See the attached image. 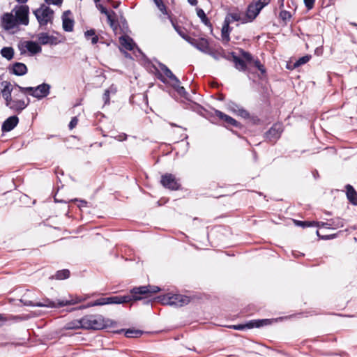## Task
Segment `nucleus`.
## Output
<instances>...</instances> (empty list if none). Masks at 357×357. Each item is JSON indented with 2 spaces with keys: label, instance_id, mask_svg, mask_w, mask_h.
I'll use <instances>...</instances> for the list:
<instances>
[{
  "label": "nucleus",
  "instance_id": "26",
  "mask_svg": "<svg viewBox=\"0 0 357 357\" xmlns=\"http://www.w3.org/2000/svg\"><path fill=\"white\" fill-rule=\"evenodd\" d=\"M249 321H250V328L252 329L254 328H259L263 327L264 326L270 325L274 321V319H252V320H250Z\"/></svg>",
  "mask_w": 357,
  "mask_h": 357
},
{
  "label": "nucleus",
  "instance_id": "27",
  "mask_svg": "<svg viewBox=\"0 0 357 357\" xmlns=\"http://www.w3.org/2000/svg\"><path fill=\"white\" fill-rule=\"evenodd\" d=\"M196 11H197V15L198 17L200 19L201 22L204 25L208 26L210 29L211 32L212 33L213 32V25H212L211 22H210V20L206 15L204 10L202 8H197Z\"/></svg>",
  "mask_w": 357,
  "mask_h": 357
},
{
  "label": "nucleus",
  "instance_id": "50",
  "mask_svg": "<svg viewBox=\"0 0 357 357\" xmlns=\"http://www.w3.org/2000/svg\"><path fill=\"white\" fill-rule=\"evenodd\" d=\"M279 16L284 22H285L287 20H289L291 17V14L287 10H282Z\"/></svg>",
  "mask_w": 357,
  "mask_h": 357
},
{
  "label": "nucleus",
  "instance_id": "63",
  "mask_svg": "<svg viewBox=\"0 0 357 357\" xmlns=\"http://www.w3.org/2000/svg\"><path fill=\"white\" fill-rule=\"evenodd\" d=\"M116 139L121 142V141H124V140H126L127 139V135L126 134H123V135H118L116 137H114Z\"/></svg>",
  "mask_w": 357,
  "mask_h": 357
},
{
  "label": "nucleus",
  "instance_id": "54",
  "mask_svg": "<svg viewBox=\"0 0 357 357\" xmlns=\"http://www.w3.org/2000/svg\"><path fill=\"white\" fill-rule=\"evenodd\" d=\"M315 223H316L315 225H313V227H324V228L329 229V225H328V220H327V222L315 221Z\"/></svg>",
  "mask_w": 357,
  "mask_h": 357
},
{
  "label": "nucleus",
  "instance_id": "19",
  "mask_svg": "<svg viewBox=\"0 0 357 357\" xmlns=\"http://www.w3.org/2000/svg\"><path fill=\"white\" fill-rule=\"evenodd\" d=\"M24 43L25 47L31 56L36 55L42 52V47L39 42L38 43L33 40H26L24 41Z\"/></svg>",
  "mask_w": 357,
  "mask_h": 357
},
{
  "label": "nucleus",
  "instance_id": "37",
  "mask_svg": "<svg viewBox=\"0 0 357 357\" xmlns=\"http://www.w3.org/2000/svg\"><path fill=\"white\" fill-rule=\"evenodd\" d=\"M158 302L161 303L163 305H172L171 301V294L159 295L154 298Z\"/></svg>",
  "mask_w": 357,
  "mask_h": 357
},
{
  "label": "nucleus",
  "instance_id": "12",
  "mask_svg": "<svg viewBox=\"0 0 357 357\" xmlns=\"http://www.w3.org/2000/svg\"><path fill=\"white\" fill-rule=\"evenodd\" d=\"M1 25L6 31L11 30L17 26L18 23L13 13H6L1 16Z\"/></svg>",
  "mask_w": 357,
  "mask_h": 357
},
{
  "label": "nucleus",
  "instance_id": "28",
  "mask_svg": "<svg viewBox=\"0 0 357 357\" xmlns=\"http://www.w3.org/2000/svg\"><path fill=\"white\" fill-rule=\"evenodd\" d=\"M180 84L181 82L178 79V82L173 83L172 86L174 89V90L181 97L186 99L187 100H190V94L186 91L185 89L183 86H180Z\"/></svg>",
  "mask_w": 357,
  "mask_h": 357
},
{
  "label": "nucleus",
  "instance_id": "18",
  "mask_svg": "<svg viewBox=\"0 0 357 357\" xmlns=\"http://www.w3.org/2000/svg\"><path fill=\"white\" fill-rule=\"evenodd\" d=\"M171 301L172 306L181 307L188 304L190 298L185 295L171 294Z\"/></svg>",
  "mask_w": 357,
  "mask_h": 357
},
{
  "label": "nucleus",
  "instance_id": "32",
  "mask_svg": "<svg viewBox=\"0 0 357 357\" xmlns=\"http://www.w3.org/2000/svg\"><path fill=\"white\" fill-rule=\"evenodd\" d=\"M311 55L310 54H306L305 56H303L300 58H298L293 64V67L291 68L289 66V65L287 64V68L288 69H290V68H298V67H300L302 65H304L305 63H307L311 59Z\"/></svg>",
  "mask_w": 357,
  "mask_h": 357
},
{
  "label": "nucleus",
  "instance_id": "59",
  "mask_svg": "<svg viewBox=\"0 0 357 357\" xmlns=\"http://www.w3.org/2000/svg\"><path fill=\"white\" fill-rule=\"evenodd\" d=\"M106 91H109V94L114 95L117 92V87L115 84H112Z\"/></svg>",
  "mask_w": 357,
  "mask_h": 357
},
{
  "label": "nucleus",
  "instance_id": "17",
  "mask_svg": "<svg viewBox=\"0 0 357 357\" xmlns=\"http://www.w3.org/2000/svg\"><path fill=\"white\" fill-rule=\"evenodd\" d=\"M72 13L70 10H67L62 15V26L63 29L66 32H71L73 30L75 21L73 18L68 17Z\"/></svg>",
  "mask_w": 357,
  "mask_h": 357
},
{
  "label": "nucleus",
  "instance_id": "46",
  "mask_svg": "<svg viewBox=\"0 0 357 357\" xmlns=\"http://www.w3.org/2000/svg\"><path fill=\"white\" fill-rule=\"evenodd\" d=\"M252 63H253L254 66L257 68L262 75H265L266 73V70L264 66L261 63L259 59H255L252 61Z\"/></svg>",
  "mask_w": 357,
  "mask_h": 357
},
{
  "label": "nucleus",
  "instance_id": "31",
  "mask_svg": "<svg viewBox=\"0 0 357 357\" xmlns=\"http://www.w3.org/2000/svg\"><path fill=\"white\" fill-rule=\"evenodd\" d=\"M65 328L67 330L84 329L82 317L80 319L74 320L67 323Z\"/></svg>",
  "mask_w": 357,
  "mask_h": 357
},
{
  "label": "nucleus",
  "instance_id": "49",
  "mask_svg": "<svg viewBox=\"0 0 357 357\" xmlns=\"http://www.w3.org/2000/svg\"><path fill=\"white\" fill-rule=\"evenodd\" d=\"M227 108L229 110L231 111L232 112L234 113H236L238 108H240L239 105L236 103L235 102L232 101V100H229L228 102H227Z\"/></svg>",
  "mask_w": 357,
  "mask_h": 357
},
{
  "label": "nucleus",
  "instance_id": "24",
  "mask_svg": "<svg viewBox=\"0 0 357 357\" xmlns=\"http://www.w3.org/2000/svg\"><path fill=\"white\" fill-rule=\"evenodd\" d=\"M114 333L117 334H121L123 333L126 337L131 338L140 337L144 333V331L142 330L135 328H122L114 331Z\"/></svg>",
  "mask_w": 357,
  "mask_h": 357
},
{
  "label": "nucleus",
  "instance_id": "64",
  "mask_svg": "<svg viewBox=\"0 0 357 357\" xmlns=\"http://www.w3.org/2000/svg\"><path fill=\"white\" fill-rule=\"evenodd\" d=\"M160 10L165 15H167V10L166 6L163 3V6L158 7Z\"/></svg>",
  "mask_w": 357,
  "mask_h": 357
},
{
  "label": "nucleus",
  "instance_id": "44",
  "mask_svg": "<svg viewBox=\"0 0 357 357\" xmlns=\"http://www.w3.org/2000/svg\"><path fill=\"white\" fill-rule=\"evenodd\" d=\"M20 92L28 93L30 96L36 98V86H27L24 88H20Z\"/></svg>",
  "mask_w": 357,
  "mask_h": 357
},
{
  "label": "nucleus",
  "instance_id": "41",
  "mask_svg": "<svg viewBox=\"0 0 357 357\" xmlns=\"http://www.w3.org/2000/svg\"><path fill=\"white\" fill-rule=\"evenodd\" d=\"M116 15H107V22L109 24V26L113 29L114 32L116 31L118 29V27H119V23L118 21L114 18Z\"/></svg>",
  "mask_w": 357,
  "mask_h": 357
},
{
  "label": "nucleus",
  "instance_id": "53",
  "mask_svg": "<svg viewBox=\"0 0 357 357\" xmlns=\"http://www.w3.org/2000/svg\"><path fill=\"white\" fill-rule=\"evenodd\" d=\"M305 8L307 10L313 8L315 0H303Z\"/></svg>",
  "mask_w": 357,
  "mask_h": 357
},
{
  "label": "nucleus",
  "instance_id": "10",
  "mask_svg": "<svg viewBox=\"0 0 357 357\" xmlns=\"http://www.w3.org/2000/svg\"><path fill=\"white\" fill-rule=\"evenodd\" d=\"M283 130L280 124H273L268 130L264 133V137L271 143H275L280 137Z\"/></svg>",
  "mask_w": 357,
  "mask_h": 357
},
{
  "label": "nucleus",
  "instance_id": "55",
  "mask_svg": "<svg viewBox=\"0 0 357 357\" xmlns=\"http://www.w3.org/2000/svg\"><path fill=\"white\" fill-rule=\"evenodd\" d=\"M102 100L104 101V105H109L110 103V94H109V91H105Z\"/></svg>",
  "mask_w": 357,
  "mask_h": 357
},
{
  "label": "nucleus",
  "instance_id": "45",
  "mask_svg": "<svg viewBox=\"0 0 357 357\" xmlns=\"http://www.w3.org/2000/svg\"><path fill=\"white\" fill-rule=\"evenodd\" d=\"M208 55H210L212 56L215 60L219 61L221 59L222 56V52L220 50H213L211 48L207 53Z\"/></svg>",
  "mask_w": 357,
  "mask_h": 357
},
{
  "label": "nucleus",
  "instance_id": "6",
  "mask_svg": "<svg viewBox=\"0 0 357 357\" xmlns=\"http://www.w3.org/2000/svg\"><path fill=\"white\" fill-rule=\"evenodd\" d=\"M214 113L215 116L222 121V126L227 129L231 130L233 133L237 135V132L232 130L233 128L238 130H243L245 128V126L241 123L224 112L218 109H214Z\"/></svg>",
  "mask_w": 357,
  "mask_h": 357
},
{
  "label": "nucleus",
  "instance_id": "38",
  "mask_svg": "<svg viewBox=\"0 0 357 357\" xmlns=\"http://www.w3.org/2000/svg\"><path fill=\"white\" fill-rule=\"evenodd\" d=\"M294 223L296 226L302 227V228H307V227H312L313 225H315V221L314 220H294Z\"/></svg>",
  "mask_w": 357,
  "mask_h": 357
},
{
  "label": "nucleus",
  "instance_id": "5",
  "mask_svg": "<svg viewBox=\"0 0 357 357\" xmlns=\"http://www.w3.org/2000/svg\"><path fill=\"white\" fill-rule=\"evenodd\" d=\"M33 13L41 28L52 22L54 12L50 7L42 3L38 8L33 11Z\"/></svg>",
  "mask_w": 357,
  "mask_h": 357
},
{
  "label": "nucleus",
  "instance_id": "25",
  "mask_svg": "<svg viewBox=\"0 0 357 357\" xmlns=\"http://www.w3.org/2000/svg\"><path fill=\"white\" fill-rule=\"evenodd\" d=\"M119 41L121 45L129 51H132L134 47L136 46L133 39L128 36L127 34H123L119 37Z\"/></svg>",
  "mask_w": 357,
  "mask_h": 357
},
{
  "label": "nucleus",
  "instance_id": "42",
  "mask_svg": "<svg viewBox=\"0 0 357 357\" xmlns=\"http://www.w3.org/2000/svg\"><path fill=\"white\" fill-rule=\"evenodd\" d=\"M229 328L237 330V331H244L245 329H251L250 321H247L245 324H239L236 325H231L229 326Z\"/></svg>",
  "mask_w": 357,
  "mask_h": 357
},
{
  "label": "nucleus",
  "instance_id": "2",
  "mask_svg": "<svg viewBox=\"0 0 357 357\" xmlns=\"http://www.w3.org/2000/svg\"><path fill=\"white\" fill-rule=\"evenodd\" d=\"M85 300L86 298L82 296H73L70 294L68 299L57 300V301H53L50 298H45L43 299V302H33L22 298L20 300V302L22 303L24 306L60 308L64 306L75 305Z\"/></svg>",
  "mask_w": 357,
  "mask_h": 357
},
{
  "label": "nucleus",
  "instance_id": "62",
  "mask_svg": "<svg viewBox=\"0 0 357 357\" xmlns=\"http://www.w3.org/2000/svg\"><path fill=\"white\" fill-rule=\"evenodd\" d=\"M337 236V234H330V235H324L321 236V239L322 240H331L336 238Z\"/></svg>",
  "mask_w": 357,
  "mask_h": 357
},
{
  "label": "nucleus",
  "instance_id": "7",
  "mask_svg": "<svg viewBox=\"0 0 357 357\" xmlns=\"http://www.w3.org/2000/svg\"><path fill=\"white\" fill-rule=\"evenodd\" d=\"M160 69L164 73L163 75L158 68L153 65V68L155 70V75L162 83L167 84L168 81L167 78H169L171 81L174 82H178V78L172 72V70L164 63L157 61Z\"/></svg>",
  "mask_w": 357,
  "mask_h": 357
},
{
  "label": "nucleus",
  "instance_id": "35",
  "mask_svg": "<svg viewBox=\"0 0 357 357\" xmlns=\"http://www.w3.org/2000/svg\"><path fill=\"white\" fill-rule=\"evenodd\" d=\"M0 53L3 58L10 61L14 56L15 52L12 47H3L1 50Z\"/></svg>",
  "mask_w": 357,
  "mask_h": 357
},
{
  "label": "nucleus",
  "instance_id": "20",
  "mask_svg": "<svg viewBox=\"0 0 357 357\" xmlns=\"http://www.w3.org/2000/svg\"><path fill=\"white\" fill-rule=\"evenodd\" d=\"M51 86L45 82H43L36 86V98L41 100L47 97L50 93Z\"/></svg>",
  "mask_w": 357,
  "mask_h": 357
},
{
  "label": "nucleus",
  "instance_id": "58",
  "mask_svg": "<svg viewBox=\"0 0 357 357\" xmlns=\"http://www.w3.org/2000/svg\"><path fill=\"white\" fill-rule=\"evenodd\" d=\"M3 98L6 102V105L10 109V107L13 105L15 98H12V95L9 96L8 97H4Z\"/></svg>",
  "mask_w": 357,
  "mask_h": 357
},
{
  "label": "nucleus",
  "instance_id": "29",
  "mask_svg": "<svg viewBox=\"0 0 357 357\" xmlns=\"http://www.w3.org/2000/svg\"><path fill=\"white\" fill-rule=\"evenodd\" d=\"M171 22L172 24V26L175 31L177 32V33L185 41L188 42L189 40H190L191 36H188L186 33V30L184 27H182L177 24L176 23H174L172 20H171Z\"/></svg>",
  "mask_w": 357,
  "mask_h": 357
},
{
  "label": "nucleus",
  "instance_id": "23",
  "mask_svg": "<svg viewBox=\"0 0 357 357\" xmlns=\"http://www.w3.org/2000/svg\"><path fill=\"white\" fill-rule=\"evenodd\" d=\"M346 196L349 203L354 206H357V192L355 188L350 184L345 185Z\"/></svg>",
  "mask_w": 357,
  "mask_h": 357
},
{
  "label": "nucleus",
  "instance_id": "57",
  "mask_svg": "<svg viewBox=\"0 0 357 357\" xmlns=\"http://www.w3.org/2000/svg\"><path fill=\"white\" fill-rule=\"evenodd\" d=\"M47 5L61 6L63 0H44Z\"/></svg>",
  "mask_w": 357,
  "mask_h": 357
},
{
  "label": "nucleus",
  "instance_id": "43",
  "mask_svg": "<svg viewBox=\"0 0 357 357\" xmlns=\"http://www.w3.org/2000/svg\"><path fill=\"white\" fill-rule=\"evenodd\" d=\"M225 20H229L230 21V24L234 22H238L243 20L240 16V14L238 13H229L226 15Z\"/></svg>",
  "mask_w": 357,
  "mask_h": 357
},
{
  "label": "nucleus",
  "instance_id": "1",
  "mask_svg": "<svg viewBox=\"0 0 357 357\" xmlns=\"http://www.w3.org/2000/svg\"><path fill=\"white\" fill-rule=\"evenodd\" d=\"M160 291V288L154 285H144L135 287L131 289L128 294L125 295H116L109 297H101L93 301L89 302L86 305H82L76 307L68 310V312H72L77 310H83L93 306H100L105 305L123 304L131 302H135L142 300L144 305L151 304V299L149 298L153 294Z\"/></svg>",
  "mask_w": 357,
  "mask_h": 357
},
{
  "label": "nucleus",
  "instance_id": "14",
  "mask_svg": "<svg viewBox=\"0 0 357 357\" xmlns=\"http://www.w3.org/2000/svg\"><path fill=\"white\" fill-rule=\"evenodd\" d=\"M8 70L10 74L16 76H23L28 72L26 66L21 62H15L13 64H10Z\"/></svg>",
  "mask_w": 357,
  "mask_h": 357
},
{
  "label": "nucleus",
  "instance_id": "8",
  "mask_svg": "<svg viewBox=\"0 0 357 357\" xmlns=\"http://www.w3.org/2000/svg\"><path fill=\"white\" fill-rule=\"evenodd\" d=\"M160 183L164 188L170 190H178L181 189V184L179 182V179L176 178L174 174L170 173H166L161 176Z\"/></svg>",
  "mask_w": 357,
  "mask_h": 357
},
{
  "label": "nucleus",
  "instance_id": "33",
  "mask_svg": "<svg viewBox=\"0 0 357 357\" xmlns=\"http://www.w3.org/2000/svg\"><path fill=\"white\" fill-rule=\"evenodd\" d=\"M329 229H335L344 227V220L340 218H335L328 220Z\"/></svg>",
  "mask_w": 357,
  "mask_h": 357
},
{
  "label": "nucleus",
  "instance_id": "15",
  "mask_svg": "<svg viewBox=\"0 0 357 357\" xmlns=\"http://www.w3.org/2000/svg\"><path fill=\"white\" fill-rule=\"evenodd\" d=\"M19 118L17 115H13L7 118L1 125V132H8L13 130L18 124Z\"/></svg>",
  "mask_w": 357,
  "mask_h": 357
},
{
  "label": "nucleus",
  "instance_id": "56",
  "mask_svg": "<svg viewBox=\"0 0 357 357\" xmlns=\"http://www.w3.org/2000/svg\"><path fill=\"white\" fill-rule=\"evenodd\" d=\"M78 123V119L77 116H74L71 119L69 124H68V128L70 130H72L73 129L77 124Z\"/></svg>",
  "mask_w": 357,
  "mask_h": 357
},
{
  "label": "nucleus",
  "instance_id": "36",
  "mask_svg": "<svg viewBox=\"0 0 357 357\" xmlns=\"http://www.w3.org/2000/svg\"><path fill=\"white\" fill-rule=\"evenodd\" d=\"M1 85L3 86V88L1 90L3 98L11 96L12 91H13V87L12 86L10 82L8 81H3L1 82Z\"/></svg>",
  "mask_w": 357,
  "mask_h": 357
},
{
  "label": "nucleus",
  "instance_id": "48",
  "mask_svg": "<svg viewBox=\"0 0 357 357\" xmlns=\"http://www.w3.org/2000/svg\"><path fill=\"white\" fill-rule=\"evenodd\" d=\"M236 114L240 116L241 117H242L245 119H248L250 117V114L249 112L243 107L238 108Z\"/></svg>",
  "mask_w": 357,
  "mask_h": 357
},
{
  "label": "nucleus",
  "instance_id": "39",
  "mask_svg": "<svg viewBox=\"0 0 357 357\" xmlns=\"http://www.w3.org/2000/svg\"><path fill=\"white\" fill-rule=\"evenodd\" d=\"M119 28L123 34H127L130 32L128 22L122 14L120 16Z\"/></svg>",
  "mask_w": 357,
  "mask_h": 357
},
{
  "label": "nucleus",
  "instance_id": "3",
  "mask_svg": "<svg viewBox=\"0 0 357 357\" xmlns=\"http://www.w3.org/2000/svg\"><path fill=\"white\" fill-rule=\"evenodd\" d=\"M84 329L99 331L117 326L114 320L106 318L102 314H88L82 317Z\"/></svg>",
  "mask_w": 357,
  "mask_h": 357
},
{
  "label": "nucleus",
  "instance_id": "47",
  "mask_svg": "<svg viewBox=\"0 0 357 357\" xmlns=\"http://www.w3.org/2000/svg\"><path fill=\"white\" fill-rule=\"evenodd\" d=\"M97 8L100 10L102 14H104L107 17V15H116V13L113 10L109 11L104 6L100 3H96Z\"/></svg>",
  "mask_w": 357,
  "mask_h": 357
},
{
  "label": "nucleus",
  "instance_id": "11",
  "mask_svg": "<svg viewBox=\"0 0 357 357\" xmlns=\"http://www.w3.org/2000/svg\"><path fill=\"white\" fill-rule=\"evenodd\" d=\"M188 43L200 52L206 54L211 49L208 40L203 37H201L198 39H195L191 37L190 40H189Z\"/></svg>",
  "mask_w": 357,
  "mask_h": 357
},
{
  "label": "nucleus",
  "instance_id": "60",
  "mask_svg": "<svg viewBox=\"0 0 357 357\" xmlns=\"http://www.w3.org/2000/svg\"><path fill=\"white\" fill-rule=\"evenodd\" d=\"M250 120V121L254 124V125H258L261 122V120L257 116H250V117L248 119Z\"/></svg>",
  "mask_w": 357,
  "mask_h": 357
},
{
  "label": "nucleus",
  "instance_id": "16",
  "mask_svg": "<svg viewBox=\"0 0 357 357\" xmlns=\"http://www.w3.org/2000/svg\"><path fill=\"white\" fill-rule=\"evenodd\" d=\"M261 9H259L256 4L254 3H251L248 6L245 16L248 20H243L242 23H245L247 22H252L259 14Z\"/></svg>",
  "mask_w": 357,
  "mask_h": 357
},
{
  "label": "nucleus",
  "instance_id": "30",
  "mask_svg": "<svg viewBox=\"0 0 357 357\" xmlns=\"http://www.w3.org/2000/svg\"><path fill=\"white\" fill-rule=\"evenodd\" d=\"M27 104H25L24 100L15 99L13 105L10 107V109L16 112L17 114L21 113L26 107Z\"/></svg>",
  "mask_w": 357,
  "mask_h": 357
},
{
  "label": "nucleus",
  "instance_id": "21",
  "mask_svg": "<svg viewBox=\"0 0 357 357\" xmlns=\"http://www.w3.org/2000/svg\"><path fill=\"white\" fill-rule=\"evenodd\" d=\"M24 319L20 315H12L0 314V327L6 322L17 323L23 321Z\"/></svg>",
  "mask_w": 357,
  "mask_h": 357
},
{
  "label": "nucleus",
  "instance_id": "52",
  "mask_svg": "<svg viewBox=\"0 0 357 357\" xmlns=\"http://www.w3.org/2000/svg\"><path fill=\"white\" fill-rule=\"evenodd\" d=\"M271 0H257L255 3L258 7H259V9H263L266 6H267L270 3Z\"/></svg>",
  "mask_w": 357,
  "mask_h": 357
},
{
  "label": "nucleus",
  "instance_id": "61",
  "mask_svg": "<svg viewBox=\"0 0 357 357\" xmlns=\"http://www.w3.org/2000/svg\"><path fill=\"white\" fill-rule=\"evenodd\" d=\"M17 47H18L19 50L20 51L21 54H24L26 53V52L27 51L25 47L24 42L19 43Z\"/></svg>",
  "mask_w": 357,
  "mask_h": 357
},
{
  "label": "nucleus",
  "instance_id": "9",
  "mask_svg": "<svg viewBox=\"0 0 357 357\" xmlns=\"http://www.w3.org/2000/svg\"><path fill=\"white\" fill-rule=\"evenodd\" d=\"M15 11V17L18 24L28 25L29 22V8L27 5H17L13 8Z\"/></svg>",
  "mask_w": 357,
  "mask_h": 357
},
{
  "label": "nucleus",
  "instance_id": "34",
  "mask_svg": "<svg viewBox=\"0 0 357 357\" xmlns=\"http://www.w3.org/2000/svg\"><path fill=\"white\" fill-rule=\"evenodd\" d=\"M84 36L86 40H91V43L95 45L98 43L99 40L98 36L96 34V30L91 29L84 32Z\"/></svg>",
  "mask_w": 357,
  "mask_h": 357
},
{
  "label": "nucleus",
  "instance_id": "22",
  "mask_svg": "<svg viewBox=\"0 0 357 357\" xmlns=\"http://www.w3.org/2000/svg\"><path fill=\"white\" fill-rule=\"evenodd\" d=\"M231 31L232 27L230 26V21L229 20H225L221 31L222 42L224 44L228 43L230 40L229 34Z\"/></svg>",
  "mask_w": 357,
  "mask_h": 357
},
{
  "label": "nucleus",
  "instance_id": "4",
  "mask_svg": "<svg viewBox=\"0 0 357 357\" xmlns=\"http://www.w3.org/2000/svg\"><path fill=\"white\" fill-rule=\"evenodd\" d=\"M239 52L242 57L236 55L234 52L231 53L234 68L240 72L249 73L250 70L248 67V64L252 63V61H254V56L250 52L245 51L243 49L240 48Z\"/></svg>",
  "mask_w": 357,
  "mask_h": 357
},
{
  "label": "nucleus",
  "instance_id": "40",
  "mask_svg": "<svg viewBox=\"0 0 357 357\" xmlns=\"http://www.w3.org/2000/svg\"><path fill=\"white\" fill-rule=\"evenodd\" d=\"M70 273L68 269H62L56 271L54 278L56 280H65L70 277Z\"/></svg>",
  "mask_w": 357,
  "mask_h": 357
},
{
  "label": "nucleus",
  "instance_id": "51",
  "mask_svg": "<svg viewBox=\"0 0 357 357\" xmlns=\"http://www.w3.org/2000/svg\"><path fill=\"white\" fill-rule=\"evenodd\" d=\"M220 50L222 52L221 58L225 59L229 61H232V56L231 54V53H232V52H226V51L222 47H220Z\"/></svg>",
  "mask_w": 357,
  "mask_h": 357
},
{
  "label": "nucleus",
  "instance_id": "13",
  "mask_svg": "<svg viewBox=\"0 0 357 357\" xmlns=\"http://www.w3.org/2000/svg\"><path fill=\"white\" fill-rule=\"evenodd\" d=\"M37 36L40 45H56L60 43L58 38L47 32L40 33Z\"/></svg>",
  "mask_w": 357,
  "mask_h": 357
}]
</instances>
